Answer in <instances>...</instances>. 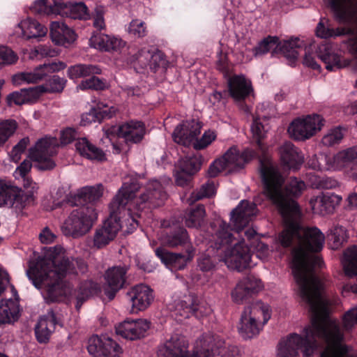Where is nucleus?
Returning <instances> with one entry per match:
<instances>
[{"mask_svg":"<svg viewBox=\"0 0 357 357\" xmlns=\"http://www.w3.org/2000/svg\"><path fill=\"white\" fill-rule=\"evenodd\" d=\"M278 194L271 192V197L278 206L282 216L284 229L278 236L283 247H288L292 241L297 246L292 251L291 266L302 300L310 310V324L305 326L301 335L291 333L280 340L279 356L286 357L287 349L301 344L305 345V353L309 354L315 347L312 341L313 328L324 326L330 321L326 317V307L328 301L322 294L324 284L317 276L314 269L322 265L321 259L314 252L320 251L325 241L324 234L317 227H303L300 225L301 211L294 202H284Z\"/></svg>","mask_w":357,"mask_h":357,"instance_id":"1","label":"nucleus"},{"mask_svg":"<svg viewBox=\"0 0 357 357\" xmlns=\"http://www.w3.org/2000/svg\"><path fill=\"white\" fill-rule=\"evenodd\" d=\"M81 272L86 269L82 261L71 259L61 245L49 248L37 261H31L26 273L36 288L40 289L44 298L50 302L59 301L64 297L75 298L76 307L89 297L97 292L98 286L91 280L79 284L73 289L69 284L63 283L62 279L68 274Z\"/></svg>","mask_w":357,"mask_h":357,"instance_id":"2","label":"nucleus"},{"mask_svg":"<svg viewBox=\"0 0 357 357\" xmlns=\"http://www.w3.org/2000/svg\"><path fill=\"white\" fill-rule=\"evenodd\" d=\"M168 182L169 180H165L162 183L157 180L151 181L145 192L139 197L135 196L139 189L137 183L135 181L130 183H124L119 192L126 187L123 195L121 196L120 199H123V202L128 200V203H125L116 212L119 221L122 225L121 228L126 226V231L131 233L138 225L133 215H138L139 212L145 208H155L160 206L167 197L164 185Z\"/></svg>","mask_w":357,"mask_h":357,"instance_id":"3","label":"nucleus"},{"mask_svg":"<svg viewBox=\"0 0 357 357\" xmlns=\"http://www.w3.org/2000/svg\"><path fill=\"white\" fill-rule=\"evenodd\" d=\"M316 337L325 344L320 352V357H357V352L351 347L344 344V335L337 323L333 321H325V325H317V328H313L312 340L314 342L315 347L312 352L306 354L307 347L304 344H301L298 346L289 347L286 357H298L299 349H303L304 357H312L318 349ZM280 342L278 345L277 357H280Z\"/></svg>","mask_w":357,"mask_h":357,"instance_id":"4","label":"nucleus"},{"mask_svg":"<svg viewBox=\"0 0 357 357\" xmlns=\"http://www.w3.org/2000/svg\"><path fill=\"white\" fill-rule=\"evenodd\" d=\"M215 225H218V229L213 236L215 241L214 245L217 250H225L222 260L227 267L241 271L255 266L256 263L252 261L250 250L245 240L238 239L239 234L235 232L231 234L225 222L218 220Z\"/></svg>","mask_w":357,"mask_h":357,"instance_id":"5","label":"nucleus"},{"mask_svg":"<svg viewBox=\"0 0 357 357\" xmlns=\"http://www.w3.org/2000/svg\"><path fill=\"white\" fill-rule=\"evenodd\" d=\"M260 174L264 185V193L278 208V205L271 197V192L275 195L278 194V197H281V199H283L284 202H295L299 208L297 203L290 197H296L301 195L305 188L303 181L293 178L284 190L282 188L284 178L279 174L272 160L265 156L260 159Z\"/></svg>","mask_w":357,"mask_h":357,"instance_id":"6","label":"nucleus"},{"mask_svg":"<svg viewBox=\"0 0 357 357\" xmlns=\"http://www.w3.org/2000/svg\"><path fill=\"white\" fill-rule=\"evenodd\" d=\"M212 337L206 336L203 338H197L194 343L192 353L190 354L188 342L184 336L174 334L167 340L158 349L159 357H220L216 353L209 354L206 347L210 345Z\"/></svg>","mask_w":357,"mask_h":357,"instance_id":"7","label":"nucleus"},{"mask_svg":"<svg viewBox=\"0 0 357 357\" xmlns=\"http://www.w3.org/2000/svg\"><path fill=\"white\" fill-rule=\"evenodd\" d=\"M123 188L118 192L113 200L109 204V216L98 226L94 231L92 237L91 247L96 249H101L109 245L116 236L117 233L122 225L119 222V218L117 216V211L125 204L123 199H121V196L123 195ZM128 203V200L126 202Z\"/></svg>","mask_w":357,"mask_h":357,"instance_id":"8","label":"nucleus"},{"mask_svg":"<svg viewBox=\"0 0 357 357\" xmlns=\"http://www.w3.org/2000/svg\"><path fill=\"white\" fill-rule=\"evenodd\" d=\"M271 317L270 306L262 302H256L246 307L242 312L238 327L244 339L257 335Z\"/></svg>","mask_w":357,"mask_h":357,"instance_id":"9","label":"nucleus"},{"mask_svg":"<svg viewBox=\"0 0 357 357\" xmlns=\"http://www.w3.org/2000/svg\"><path fill=\"white\" fill-rule=\"evenodd\" d=\"M201 128V123L194 119L183 122L175 128L172 134L173 139L176 143L185 146L192 145L196 150L204 149L215 141L217 135L215 131L208 130L198 139Z\"/></svg>","mask_w":357,"mask_h":357,"instance_id":"10","label":"nucleus"},{"mask_svg":"<svg viewBox=\"0 0 357 357\" xmlns=\"http://www.w3.org/2000/svg\"><path fill=\"white\" fill-rule=\"evenodd\" d=\"M98 220V212L93 206H84L73 210L62 226L63 232L73 238L88 233Z\"/></svg>","mask_w":357,"mask_h":357,"instance_id":"11","label":"nucleus"},{"mask_svg":"<svg viewBox=\"0 0 357 357\" xmlns=\"http://www.w3.org/2000/svg\"><path fill=\"white\" fill-rule=\"evenodd\" d=\"M255 156V153L251 150L246 149L241 152L237 146H232L211 164L208 174L211 177H215L223 171H236L243 168Z\"/></svg>","mask_w":357,"mask_h":357,"instance_id":"12","label":"nucleus"},{"mask_svg":"<svg viewBox=\"0 0 357 357\" xmlns=\"http://www.w3.org/2000/svg\"><path fill=\"white\" fill-rule=\"evenodd\" d=\"M326 168L330 172H342L353 180H357V146L340 150L330 157H324Z\"/></svg>","mask_w":357,"mask_h":357,"instance_id":"13","label":"nucleus"},{"mask_svg":"<svg viewBox=\"0 0 357 357\" xmlns=\"http://www.w3.org/2000/svg\"><path fill=\"white\" fill-rule=\"evenodd\" d=\"M59 143L56 138L45 137L37 141L35 146L29 149V156L36 162V167L40 170H50L55 167L52 157L56 154Z\"/></svg>","mask_w":357,"mask_h":357,"instance_id":"14","label":"nucleus"},{"mask_svg":"<svg viewBox=\"0 0 357 357\" xmlns=\"http://www.w3.org/2000/svg\"><path fill=\"white\" fill-rule=\"evenodd\" d=\"M324 119L318 114L307 115L294 119L288 128L289 135L296 140L304 141L319 132Z\"/></svg>","mask_w":357,"mask_h":357,"instance_id":"15","label":"nucleus"},{"mask_svg":"<svg viewBox=\"0 0 357 357\" xmlns=\"http://www.w3.org/2000/svg\"><path fill=\"white\" fill-rule=\"evenodd\" d=\"M170 310L174 312L175 315L188 318L195 315L197 318H202L212 312L211 307L204 302H200L198 298L193 295H186L182 300L169 306Z\"/></svg>","mask_w":357,"mask_h":357,"instance_id":"16","label":"nucleus"},{"mask_svg":"<svg viewBox=\"0 0 357 357\" xmlns=\"http://www.w3.org/2000/svg\"><path fill=\"white\" fill-rule=\"evenodd\" d=\"M131 314H137L149 308L154 301L153 289L143 284L135 285L130 288L126 294Z\"/></svg>","mask_w":357,"mask_h":357,"instance_id":"17","label":"nucleus"},{"mask_svg":"<svg viewBox=\"0 0 357 357\" xmlns=\"http://www.w3.org/2000/svg\"><path fill=\"white\" fill-rule=\"evenodd\" d=\"M87 349L94 357H120L121 354L119 345L106 335L90 337Z\"/></svg>","mask_w":357,"mask_h":357,"instance_id":"18","label":"nucleus"},{"mask_svg":"<svg viewBox=\"0 0 357 357\" xmlns=\"http://www.w3.org/2000/svg\"><path fill=\"white\" fill-rule=\"evenodd\" d=\"M150 328V322L145 319H126L116 326L117 335L122 337L136 340L144 337Z\"/></svg>","mask_w":357,"mask_h":357,"instance_id":"19","label":"nucleus"},{"mask_svg":"<svg viewBox=\"0 0 357 357\" xmlns=\"http://www.w3.org/2000/svg\"><path fill=\"white\" fill-rule=\"evenodd\" d=\"M24 202L20 188L0 179V207L21 210L24 206Z\"/></svg>","mask_w":357,"mask_h":357,"instance_id":"20","label":"nucleus"},{"mask_svg":"<svg viewBox=\"0 0 357 357\" xmlns=\"http://www.w3.org/2000/svg\"><path fill=\"white\" fill-rule=\"evenodd\" d=\"M264 286L259 278L248 275L241 280L231 293L234 302L241 303L248 296L259 292Z\"/></svg>","mask_w":357,"mask_h":357,"instance_id":"21","label":"nucleus"},{"mask_svg":"<svg viewBox=\"0 0 357 357\" xmlns=\"http://www.w3.org/2000/svg\"><path fill=\"white\" fill-rule=\"evenodd\" d=\"M256 214V204L247 200H242L231 213V222L235 229L234 232L238 235L240 231Z\"/></svg>","mask_w":357,"mask_h":357,"instance_id":"22","label":"nucleus"},{"mask_svg":"<svg viewBox=\"0 0 357 357\" xmlns=\"http://www.w3.org/2000/svg\"><path fill=\"white\" fill-rule=\"evenodd\" d=\"M47 33V28L37 20L26 17L20 21L14 28V34L24 39L40 38Z\"/></svg>","mask_w":357,"mask_h":357,"instance_id":"23","label":"nucleus"},{"mask_svg":"<svg viewBox=\"0 0 357 357\" xmlns=\"http://www.w3.org/2000/svg\"><path fill=\"white\" fill-rule=\"evenodd\" d=\"M126 273V269L121 266H114L106 271L104 291L109 300L113 299L116 293L122 288L125 282Z\"/></svg>","mask_w":357,"mask_h":357,"instance_id":"24","label":"nucleus"},{"mask_svg":"<svg viewBox=\"0 0 357 357\" xmlns=\"http://www.w3.org/2000/svg\"><path fill=\"white\" fill-rule=\"evenodd\" d=\"M342 198L334 193L321 194L310 200V204L314 213L324 215L332 213L340 205Z\"/></svg>","mask_w":357,"mask_h":357,"instance_id":"25","label":"nucleus"},{"mask_svg":"<svg viewBox=\"0 0 357 357\" xmlns=\"http://www.w3.org/2000/svg\"><path fill=\"white\" fill-rule=\"evenodd\" d=\"M281 164L284 169H298L304 162V155L291 142L284 143L280 148Z\"/></svg>","mask_w":357,"mask_h":357,"instance_id":"26","label":"nucleus"},{"mask_svg":"<svg viewBox=\"0 0 357 357\" xmlns=\"http://www.w3.org/2000/svg\"><path fill=\"white\" fill-rule=\"evenodd\" d=\"M116 132L119 137L128 142H139L145 135V126L141 121H130L118 128H112L111 132Z\"/></svg>","mask_w":357,"mask_h":357,"instance_id":"27","label":"nucleus"},{"mask_svg":"<svg viewBox=\"0 0 357 357\" xmlns=\"http://www.w3.org/2000/svg\"><path fill=\"white\" fill-rule=\"evenodd\" d=\"M335 17L342 22L357 18V0H329Z\"/></svg>","mask_w":357,"mask_h":357,"instance_id":"28","label":"nucleus"},{"mask_svg":"<svg viewBox=\"0 0 357 357\" xmlns=\"http://www.w3.org/2000/svg\"><path fill=\"white\" fill-rule=\"evenodd\" d=\"M50 29L52 40L56 45L68 46L76 40L75 31L63 22H52Z\"/></svg>","mask_w":357,"mask_h":357,"instance_id":"29","label":"nucleus"},{"mask_svg":"<svg viewBox=\"0 0 357 357\" xmlns=\"http://www.w3.org/2000/svg\"><path fill=\"white\" fill-rule=\"evenodd\" d=\"M229 91L231 96L236 100H243L252 91L250 79L243 75H236L228 79Z\"/></svg>","mask_w":357,"mask_h":357,"instance_id":"30","label":"nucleus"},{"mask_svg":"<svg viewBox=\"0 0 357 357\" xmlns=\"http://www.w3.org/2000/svg\"><path fill=\"white\" fill-rule=\"evenodd\" d=\"M67 0H37L31 6L33 13L63 17Z\"/></svg>","mask_w":357,"mask_h":357,"instance_id":"31","label":"nucleus"},{"mask_svg":"<svg viewBox=\"0 0 357 357\" xmlns=\"http://www.w3.org/2000/svg\"><path fill=\"white\" fill-rule=\"evenodd\" d=\"M322 294L326 298V300L328 301V303H327V305L326 307V312H325L326 317H327V319L331 320V321H335L337 323V324L341 330V332L344 335L343 342H344V344H345V342H344L345 336H344V331H350L355 326L357 325V305L351 307V309H349L348 311H347L345 312V314H344V316L342 317V327H341V326L337 320L331 319L328 315L330 307L333 305H335L336 303V301L334 300H332L329 297V296L326 294L324 290L322 291Z\"/></svg>","mask_w":357,"mask_h":357,"instance_id":"32","label":"nucleus"},{"mask_svg":"<svg viewBox=\"0 0 357 357\" xmlns=\"http://www.w3.org/2000/svg\"><path fill=\"white\" fill-rule=\"evenodd\" d=\"M156 256L172 270L183 269L190 261L193 255L189 252L188 256L181 254L169 252L163 248H159L155 250Z\"/></svg>","mask_w":357,"mask_h":357,"instance_id":"33","label":"nucleus"},{"mask_svg":"<svg viewBox=\"0 0 357 357\" xmlns=\"http://www.w3.org/2000/svg\"><path fill=\"white\" fill-rule=\"evenodd\" d=\"M318 56L328 70H335L345 66V63L342 61L340 55L335 52L333 46L331 44L320 45Z\"/></svg>","mask_w":357,"mask_h":357,"instance_id":"34","label":"nucleus"},{"mask_svg":"<svg viewBox=\"0 0 357 357\" xmlns=\"http://www.w3.org/2000/svg\"><path fill=\"white\" fill-rule=\"evenodd\" d=\"M76 151L83 157L93 160L102 161L105 160V153L91 144L86 138L77 139L75 143Z\"/></svg>","mask_w":357,"mask_h":357,"instance_id":"35","label":"nucleus"},{"mask_svg":"<svg viewBox=\"0 0 357 357\" xmlns=\"http://www.w3.org/2000/svg\"><path fill=\"white\" fill-rule=\"evenodd\" d=\"M18 296L0 301V325L13 322L19 312Z\"/></svg>","mask_w":357,"mask_h":357,"instance_id":"36","label":"nucleus"},{"mask_svg":"<svg viewBox=\"0 0 357 357\" xmlns=\"http://www.w3.org/2000/svg\"><path fill=\"white\" fill-rule=\"evenodd\" d=\"M56 321L52 312L40 317L35 328L36 336L38 342H47L54 331Z\"/></svg>","mask_w":357,"mask_h":357,"instance_id":"37","label":"nucleus"},{"mask_svg":"<svg viewBox=\"0 0 357 357\" xmlns=\"http://www.w3.org/2000/svg\"><path fill=\"white\" fill-rule=\"evenodd\" d=\"M63 17L74 20L86 21L91 19V15L86 5L82 1H67Z\"/></svg>","mask_w":357,"mask_h":357,"instance_id":"38","label":"nucleus"},{"mask_svg":"<svg viewBox=\"0 0 357 357\" xmlns=\"http://www.w3.org/2000/svg\"><path fill=\"white\" fill-rule=\"evenodd\" d=\"M268 128L266 119L259 117L254 119L251 132L252 138L257 142L261 154H264L266 150V146L263 144L262 140L266 137Z\"/></svg>","mask_w":357,"mask_h":357,"instance_id":"39","label":"nucleus"},{"mask_svg":"<svg viewBox=\"0 0 357 357\" xmlns=\"http://www.w3.org/2000/svg\"><path fill=\"white\" fill-rule=\"evenodd\" d=\"M46 74L43 65L36 68L32 71H26L15 75L13 77V82L15 85H21L26 83H36L43 79Z\"/></svg>","mask_w":357,"mask_h":357,"instance_id":"40","label":"nucleus"},{"mask_svg":"<svg viewBox=\"0 0 357 357\" xmlns=\"http://www.w3.org/2000/svg\"><path fill=\"white\" fill-rule=\"evenodd\" d=\"M342 265L347 276L353 278L357 275V246L349 248L344 252Z\"/></svg>","mask_w":357,"mask_h":357,"instance_id":"41","label":"nucleus"},{"mask_svg":"<svg viewBox=\"0 0 357 357\" xmlns=\"http://www.w3.org/2000/svg\"><path fill=\"white\" fill-rule=\"evenodd\" d=\"M303 46V41L298 38L283 42L279 41V52L282 53L287 59L294 61L297 59Z\"/></svg>","mask_w":357,"mask_h":357,"instance_id":"42","label":"nucleus"},{"mask_svg":"<svg viewBox=\"0 0 357 357\" xmlns=\"http://www.w3.org/2000/svg\"><path fill=\"white\" fill-rule=\"evenodd\" d=\"M100 69L96 66L77 64L70 66L67 70V74L70 79L77 80L86 76L100 74Z\"/></svg>","mask_w":357,"mask_h":357,"instance_id":"43","label":"nucleus"},{"mask_svg":"<svg viewBox=\"0 0 357 357\" xmlns=\"http://www.w3.org/2000/svg\"><path fill=\"white\" fill-rule=\"evenodd\" d=\"M202 157L198 155H188L181 158L176 165V168L188 174H195L201 169Z\"/></svg>","mask_w":357,"mask_h":357,"instance_id":"44","label":"nucleus"},{"mask_svg":"<svg viewBox=\"0 0 357 357\" xmlns=\"http://www.w3.org/2000/svg\"><path fill=\"white\" fill-rule=\"evenodd\" d=\"M350 31L345 28L333 29L330 27L328 22L321 20L317 24L316 34L321 38H329L348 34Z\"/></svg>","mask_w":357,"mask_h":357,"instance_id":"45","label":"nucleus"},{"mask_svg":"<svg viewBox=\"0 0 357 357\" xmlns=\"http://www.w3.org/2000/svg\"><path fill=\"white\" fill-rule=\"evenodd\" d=\"M104 188L102 184H97L93 186H85L77 192V196L85 202H96L103 195Z\"/></svg>","mask_w":357,"mask_h":357,"instance_id":"46","label":"nucleus"},{"mask_svg":"<svg viewBox=\"0 0 357 357\" xmlns=\"http://www.w3.org/2000/svg\"><path fill=\"white\" fill-rule=\"evenodd\" d=\"M188 241V235L186 230L183 228H179L176 231L161 237L162 243L172 248L185 245Z\"/></svg>","mask_w":357,"mask_h":357,"instance_id":"47","label":"nucleus"},{"mask_svg":"<svg viewBox=\"0 0 357 357\" xmlns=\"http://www.w3.org/2000/svg\"><path fill=\"white\" fill-rule=\"evenodd\" d=\"M160 58L161 54L160 52H155V50L151 51L147 48H143L137 53L135 59L143 67L149 66L151 68H153L158 65V60Z\"/></svg>","mask_w":357,"mask_h":357,"instance_id":"48","label":"nucleus"},{"mask_svg":"<svg viewBox=\"0 0 357 357\" xmlns=\"http://www.w3.org/2000/svg\"><path fill=\"white\" fill-rule=\"evenodd\" d=\"M255 54L261 55L268 52H279V39L277 37L268 36L263 40L254 50Z\"/></svg>","mask_w":357,"mask_h":357,"instance_id":"49","label":"nucleus"},{"mask_svg":"<svg viewBox=\"0 0 357 357\" xmlns=\"http://www.w3.org/2000/svg\"><path fill=\"white\" fill-rule=\"evenodd\" d=\"M204 206H199L196 208L190 211L185 217V222L188 227L197 228L201 226L205 216Z\"/></svg>","mask_w":357,"mask_h":357,"instance_id":"50","label":"nucleus"},{"mask_svg":"<svg viewBox=\"0 0 357 357\" xmlns=\"http://www.w3.org/2000/svg\"><path fill=\"white\" fill-rule=\"evenodd\" d=\"M346 229L341 226L333 227L328 235L331 247L333 250L338 249L347 239Z\"/></svg>","mask_w":357,"mask_h":357,"instance_id":"51","label":"nucleus"},{"mask_svg":"<svg viewBox=\"0 0 357 357\" xmlns=\"http://www.w3.org/2000/svg\"><path fill=\"white\" fill-rule=\"evenodd\" d=\"M344 135V133L342 128L340 127L334 128L329 130L327 133L324 135L321 142L326 146H333L340 144Z\"/></svg>","mask_w":357,"mask_h":357,"instance_id":"52","label":"nucleus"},{"mask_svg":"<svg viewBox=\"0 0 357 357\" xmlns=\"http://www.w3.org/2000/svg\"><path fill=\"white\" fill-rule=\"evenodd\" d=\"M8 291H10L11 296L16 298L17 291L10 283V278L8 271L0 266V297Z\"/></svg>","mask_w":357,"mask_h":357,"instance_id":"53","label":"nucleus"},{"mask_svg":"<svg viewBox=\"0 0 357 357\" xmlns=\"http://www.w3.org/2000/svg\"><path fill=\"white\" fill-rule=\"evenodd\" d=\"M216 193V186L213 182H208L203 185L197 192H192L188 199L189 203H193L199 199L210 197Z\"/></svg>","mask_w":357,"mask_h":357,"instance_id":"54","label":"nucleus"},{"mask_svg":"<svg viewBox=\"0 0 357 357\" xmlns=\"http://www.w3.org/2000/svg\"><path fill=\"white\" fill-rule=\"evenodd\" d=\"M67 80L65 78L54 75L44 86V93H61L63 91Z\"/></svg>","mask_w":357,"mask_h":357,"instance_id":"55","label":"nucleus"},{"mask_svg":"<svg viewBox=\"0 0 357 357\" xmlns=\"http://www.w3.org/2000/svg\"><path fill=\"white\" fill-rule=\"evenodd\" d=\"M17 123L13 120L0 121V146H3L8 138L14 133Z\"/></svg>","mask_w":357,"mask_h":357,"instance_id":"56","label":"nucleus"},{"mask_svg":"<svg viewBox=\"0 0 357 357\" xmlns=\"http://www.w3.org/2000/svg\"><path fill=\"white\" fill-rule=\"evenodd\" d=\"M128 32L135 38H142L147 35L148 31L144 22L139 19H135L130 22L128 27Z\"/></svg>","mask_w":357,"mask_h":357,"instance_id":"57","label":"nucleus"},{"mask_svg":"<svg viewBox=\"0 0 357 357\" xmlns=\"http://www.w3.org/2000/svg\"><path fill=\"white\" fill-rule=\"evenodd\" d=\"M107 87V84L106 82L100 79L98 77L93 76L89 79L81 82L77 85V89L80 90H103Z\"/></svg>","mask_w":357,"mask_h":357,"instance_id":"58","label":"nucleus"},{"mask_svg":"<svg viewBox=\"0 0 357 357\" xmlns=\"http://www.w3.org/2000/svg\"><path fill=\"white\" fill-rule=\"evenodd\" d=\"M109 35L102 33H93L89 39L90 46L100 51L107 50Z\"/></svg>","mask_w":357,"mask_h":357,"instance_id":"59","label":"nucleus"},{"mask_svg":"<svg viewBox=\"0 0 357 357\" xmlns=\"http://www.w3.org/2000/svg\"><path fill=\"white\" fill-rule=\"evenodd\" d=\"M29 143V139L24 137L22 139L9 153V157L11 161L18 162L21 159L22 155L26 150Z\"/></svg>","mask_w":357,"mask_h":357,"instance_id":"60","label":"nucleus"},{"mask_svg":"<svg viewBox=\"0 0 357 357\" xmlns=\"http://www.w3.org/2000/svg\"><path fill=\"white\" fill-rule=\"evenodd\" d=\"M105 9L102 6H96L93 15L91 18L93 19V26L94 28L101 31L105 29Z\"/></svg>","mask_w":357,"mask_h":357,"instance_id":"61","label":"nucleus"},{"mask_svg":"<svg viewBox=\"0 0 357 357\" xmlns=\"http://www.w3.org/2000/svg\"><path fill=\"white\" fill-rule=\"evenodd\" d=\"M24 91V98L26 103H33L36 102L44 93V86L39 85L29 89H23Z\"/></svg>","mask_w":357,"mask_h":357,"instance_id":"62","label":"nucleus"},{"mask_svg":"<svg viewBox=\"0 0 357 357\" xmlns=\"http://www.w3.org/2000/svg\"><path fill=\"white\" fill-rule=\"evenodd\" d=\"M18 59L17 54L7 47H0V65H10Z\"/></svg>","mask_w":357,"mask_h":357,"instance_id":"63","label":"nucleus"},{"mask_svg":"<svg viewBox=\"0 0 357 357\" xmlns=\"http://www.w3.org/2000/svg\"><path fill=\"white\" fill-rule=\"evenodd\" d=\"M324 157H330L328 155H324V154H320L319 155H314L313 156L309 161H308V165L310 168L314 169V170H326L328 171L326 167L327 166V162L324 159Z\"/></svg>","mask_w":357,"mask_h":357,"instance_id":"64","label":"nucleus"}]
</instances>
